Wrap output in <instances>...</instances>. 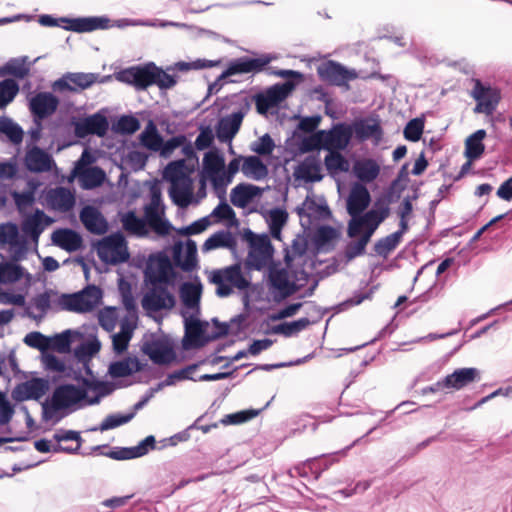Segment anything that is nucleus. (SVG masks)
Segmentation results:
<instances>
[{
  "mask_svg": "<svg viewBox=\"0 0 512 512\" xmlns=\"http://www.w3.org/2000/svg\"><path fill=\"white\" fill-rule=\"evenodd\" d=\"M320 165L314 156H308L300 163L295 171L294 176L297 179H304L309 182H318L322 179V175L319 174Z\"/></svg>",
  "mask_w": 512,
  "mask_h": 512,
  "instance_id": "c85d7f7f",
  "label": "nucleus"
},
{
  "mask_svg": "<svg viewBox=\"0 0 512 512\" xmlns=\"http://www.w3.org/2000/svg\"><path fill=\"white\" fill-rule=\"evenodd\" d=\"M105 178L104 170L98 166L89 167L80 174V180L84 189H94L101 186Z\"/></svg>",
  "mask_w": 512,
  "mask_h": 512,
  "instance_id": "ea45409f",
  "label": "nucleus"
},
{
  "mask_svg": "<svg viewBox=\"0 0 512 512\" xmlns=\"http://www.w3.org/2000/svg\"><path fill=\"white\" fill-rule=\"evenodd\" d=\"M47 201L52 208L67 212L74 207L75 196L66 187H56L48 192Z\"/></svg>",
  "mask_w": 512,
  "mask_h": 512,
  "instance_id": "bb28decb",
  "label": "nucleus"
},
{
  "mask_svg": "<svg viewBox=\"0 0 512 512\" xmlns=\"http://www.w3.org/2000/svg\"><path fill=\"white\" fill-rule=\"evenodd\" d=\"M134 418V413L127 414H109L105 417V419L100 423V425L96 428H92L91 431H107L110 429H114L123 424L130 422Z\"/></svg>",
  "mask_w": 512,
  "mask_h": 512,
  "instance_id": "603ef678",
  "label": "nucleus"
},
{
  "mask_svg": "<svg viewBox=\"0 0 512 512\" xmlns=\"http://www.w3.org/2000/svg\"><path fill=\"white\" fill-rule=\"evenodd\" d=\"M53 222V219L47 216L42 210L37 209L35 213L24 220L22 230L25 234L44 231V229Z\"/></svg>",
  "mask_w": 512,
  "mask_h": 512,
  "instance_id": "58836bf2",
  "label": "nucleus"
},
{
  "mask_svg": "<svg viewBox=\"0 0 512 512\" xmlns=\"http://www.w3.org/2000/svg\"><path fill=\"white\" fill-rule=\"evenodd\" d=\"M141 144L147 149L158 152L163 146V138L159 134L156 124L149 120L144 131L139 136Z\"/></svg>",
  "mask_w": 512,
  "mask_h": 512,
  "instance_id": "72a5a7b5",
  "label": "nucleus"
},
{
  "mask_svg": "<svg viewBox=\"0 0 512 512\" xmlns=\"http://www.w3.org/2000/svg\"><path fill=\"white\" fill-rule=\"evenodd\" d=\"M317 74L321 80L335 86L347 85L349 81L358 77L354 69H347L342 64L333 60H328L318 65Z\"/></svg>",
  "mask_w": 512,
  "mask_h": 512,
  "instance_id": "9d476101",
  "label": "nucleus"
},
{
  "mask_svg": "<svg viewBox=\"0 0 512 512\" xmlns=\"http://www.w3.org/2000/svg\"><path fill=\"white\" fill-rule=\"evenodd\" d=\"M311 324L310 320L306 317L300 318L292 322H284L272 327L271 332L275 334H282L285 337H291L300 331L306 329Z\"/></svg>",
  "mask_w": 512,
  "mask_h": 512,
  "instance_id": "37998d69",
  "label": "nucleus"
},
{
  "mask_svg": "<svg viewBox=\"0 0 512 512\" xmlns=\"http://www.w3.org/2000/svg\"><path fill=\"white\" fill-rule=\"evenodd\" d=\"M272 259L273 255L249 250L245 265L248 270L261 271Z\"/></svg>",
  "mask_w": 512,
  "mask_h": 512,
  "instance_id": "13d9d810",
  "label": "nucleus"
},
{
  "mask_svg": "<svg viewBox=\"0 0 512 512\" xmlns=\"http://www.w3.org/2000/svg\"><path fill=\"white\" fill-rule=\"evenodd\" d=\"M289 281V273L286 268H277L275 265L269 267L268 282L272 295L282 294Z\"/></svg>",
  "mask_w": 512,
  "mask_h": 512,
  "instance_id": "4c0bfd02",
  "label": "nucleus"
},
{
  "mask_svg": "<svg viewBox=\"0 0 512 512\" xmlns=\"http://www.w3.org/2000/svg\"><path fill=\"white\" fill-rule=\"evenodd\" d=\"M323 131L318 130L309 136L294 133L293 139L288 143L289 147L296 153L304 154L314 150L324 149Z\"/></svg>",
  "mask_w": 512,
  "mask_h": 512,
  "instance_id": "4be33fe9",
  "label": "nucleus"
},
{
  "mask_svg": "<svg viewBox=\"0 0 512 512\" xmlns=\"http://www.w3.org/2000/svg\"><path fill=\"white\" fill-rule=\"evenodd\" d=\"M323 131L324 149L345 150L353 137V129L350 124L339 122L334 124L329 130Z\"/></svg>",
  "mask_w": 512,
  "mask_h": 512,
  "instance_id": "4468645a",
  "label": "nucleus"
},
{
  "mask_svg": "<svg viewBox=\"0 0 512 512\" xmlns=\"http://www.w3.org/2000/svg\"><path fill=\"white\" fill-rule=\"evenodd\" d=\"M175 277L176 273L173 270L172 262L165 252L160 251L149 256L144 271L146 282L150 284L163 283L164 285H169Z\"/></svg>",
  "mask_w": 512,
  "mask_h": 512,
  "instance_id": "423d86ee",
  "label": "nucleus"
},
{
  "mask_svg": "<svg viewBox=\"0 0 512 512\" xmlns=\"http://www.w3.org/2000/svg\"><path fill=\"white\" fill-rule=\"evenodd\" d=\"M476 380H480V371L477 368H459L444 377V385L447 390H460Z\"/></svg>",
  "mask_w": 512,
  "mask_h": 512,
  "instance_id": "5701e85b",
  "label": "nucleus"
},
{
  "mask_svg": "<svg viewBox=\"0 0 512 512\" xmlns=\"http://www.w3.org/2000/svg\"><path fill=\"white\" fill-rule=\"evenodd\" d=\"M24 162L27 170L33 173L48 172L55 165L52 156L38 146H33L26 152Z\"/></svg>",
  "mask_w": 512,
  "mask_h": 512,
  "instance_id": "6ab92c4d",
  "label": "nucleus"
},
{
  "mask_svg": "<svg viewBox=\"0 0 512 512\" xmlns=\"http://www.w3.org/2000/svg\"><path fill=\"white\" fill-rule=\"evenodd\" d=\"M0 132L5 134L13 144H20L23 140V129L8 117H0Z\"/></svg>",
  "mask_w": 512,
  "mask_h": 512,
  "instance_id": "09e8293b",
  "label": "nucleus"
},
{
  "mask_svg": "<svg viewBox=\"0 0 512 512\" xmlns=\"http://www.w3.org/2000/svg\"><path fill=\"white\" fill-rule=\"evenodd\" d=\"M296 83L287 80L282 84H275L266 90V94L269 96L270 102L277 106L280 102L288 97V95L294 90Z\"/></svg>",
  "mask_w": 512,
  "mask_h": 512,
  "instance_id": "a18cd8bd",
  "label": "nucleus"
},
{
  "mask_svg": "<svg viewBox=\"0 0 512 512\" xmlns=\"http://www.w3.org/2000/svg\"><path fill=\"white\" fill-rule=\"evenodd\" d=\"M214 272H220L221 277L232 286L245 290L250 286V282L243 276L241 265L239 263L228 266L224 269H218Z\"/></svg>",
  "mask_w": 512,
  "mask_h": 512,
  "instance_id": "c9c22d12",
  "label": "nucleus"
},
{
  "mask_svg": "<svg viewBox=\"0 0 512 512\" xmlns=\"http://www.w3.org/2000/svg\"><path fill=\"white\" fill-rule=\"evenodd\" d=\"M424 129V121L420 118L410 120L404 128V137L411 142L420 140Z\"/></svg>",
  "mask_w": 512,
  "mask_h": 512,
  "instance_id": "69168bd1",
  "label": "nucleus"
},
{
  "mask_svg": "<svg viewBox=\"0 0 512 512\" xmlns=\"http://www.w3.org/2000/svg\"><path fill=\"white\" fill-rule=\"evenodd\" d=\"M471 96L477 102L474 107L475 113H485L491 115L496 110L500 100V90L490 85H484L479 79L474 81V87Z\"/></svg>",
  "mask_w": 512,
  "mask_h": 512,
  "instance_id": "6e6552de",
  "label": "nucleus"
},
{
  "mask_svg": "<svg viewBox=\"0 0 512 512\" xmlns=\"http://www.w3.org/2000/svg\"><path fill=\"white\" fill-rule=\"evenodd\" d=\"M101 348V344L97 339L92 341L83 342L78 345L74 350V355L78 363L83 361H90L91 357L96 354Z\"/></svg>",
  "mask_w": 512,
  "mask_h": 512,
  "instance_id": "4d7b16f0",
  "label": "nucleus"
},
{
  "mask_svg": "<svg viewBox=\"0 0 512 512\" xmlns=\"http://www.w3.org/2000/svg\"><path fill=\"white\" fill-rule=\"evenodd\" d=\"M237 247V241L228 230H219L212 234L202 245V251L208 252L217 248H227L235 251Z\"/></svg>",
  "mask_w": 512,
  "mask_h": 512,
  "instance_id": "cd10ccee",
  "label": "nucleus"
},
{
  "mask_svg": "<svg viewBox=\"0 0 512 512\" xmlns=\"http://www.w3.org/2000/svg\"><path fill=\"white\" fill-rule=\"evenodd\" d=\"M370 121V119H359L350 124L357 140L366 141L371 138L376 142L382 140L383 129L379 121L374 120V123H370Z\"/></svg>",
  "mask_w": 512,
  "mask_h": 512,
  "instance_id": "393cba45",
  "label": "nucleus"
},
{
  "mask_svg": "<svg viewBox=\"0 0 512 512\" xmlns=\"http://www.w3.org/2000/svg\"><path fill=\"white\" fill-rule=\"evenodd\" d=\"M225 159L218 149L205 153L203 158V171L201 175L207 177L216 191H220V198H224L226 187L230 183L225 178Z\"/></svg>",
  "mask_w": 512,
  "mask_h": 512,
  "instance_id": "20e7f679",
  "label": "nucleus"
},
{
  "mask_svg": "<svg viewBox=\"0 0 512 512\" xmlns=\"http://www.w3.org/2000/svg\"><path fill=\"white\" fill-rule=\"evenodd\" d=\"M19 230L15 223L8 222L0 225V244H18Z\"/></svg>",
  "mask_w": 512,
  "mask_h": 512,
  "instance_id": "e2e57ef3",
  "label": "nucleus"
},
{
  "mask_svg": "<svg viewBox=\"0 0 512 512\" xmlns=\"http://www.w3.org/2000/svg\"><path fill=\"white\" fill-rule=\"evenodd\" d=\"M87 399V389L73 384H62L52 394L53 410L67 409Z\"/></svg>",
  "mask_w": 512,
  "mask_h": 512,
  "instance_id": "9b49d317",
  "label": "nucleus"
},
{
  "mask_svg": "<svg viewBox=\"0 0 512 512\" xmlns=\"http://www.w3.org/2000/svg\"><path fill=\"white\" fill-rule=\"evenodd\" d=\"M388 217V210L381 211L369 210L364 215L360 214V218L366 229L375 231L378 226Z\"/></svg>",
  "mask_w": 512,
  "mask_h": 512,
  "instance_id": "bf43d9fd",
  "label": "nucleus"
},
{
  "mask_svg": "<svg viewBox=\"0 0 512 512\" xmlns=\"http://www.w3.org/2000/svg\"><path fill=\"white\" fill-rule=\"evenodd\" d=\"M274 148L275 143L268 133L264 134L251 144V150L258 155L263 156L270 155Z\"/></svg>",
  "mask_w": 512,
  "mask_h": 512,
  "instance_id": "774afa93",
  "label": "nucleus"
},
{
  "mask_svg": "<svg viewBox=\"0 0 512 512\" xmlns=\"http://www.w3.org/2000/svg\"><path fill=\"white\" fill-rule=\"evenodd\" d=\"M208 326L209 323L207 321H202L197 318H193L192 316L185 317V334L182 340L183 349H198L211 341L221 338L223 331L207 334L206 330Z\"/></svg>",
  "mask_w": 512,
  "mask_h": 512,
  "instance_id": "f03ea898",
  "label": "nucleus"
},
{
  "mask_svg": "<svg viewBox=\"0 0 512 512\" xmlns=\"http://www.w3.org/2000/svg\"><path fill=\"white\" fill-rule=\"evenodd\" d=\"M78 334L70 329L63 331L60 334L49 337L48 350H54L58 353L66 354L71 351L72 335Z\"/></svg>",
  "mask_w": 512,
  "mask_h": 512,
  "instance_id": "79ce46f5",
  "label": "nucleus"
},
{
  "mask_svg": "<svg viewBox=\"0 0 512 512\" xmlns=\"http://www.w3.org/2000/svg\"><path fill=\"white\" fill-rule=\"evenodd\" d=\"M97 255L106 264L116 265L129 260L125 237L116 232L108 235L97 242Z\"/></svg>",
  "mask_w": 512,
  "mask_h": 512,
  "instance_id": "f257e3e1",
  "label": "nucleus"
},
{
  "mask_svg": "<svg viewBox=\"0 0 512 512\" xmlns=\"http://www.w3.org/2000/svg\"><path fill=\"white\" fill-rule=\"evenodd\" d=\"M401 240L399 239L398 234H390L386 237L380 238L374 244V252L376 255L381 256L383 258H387V256L396 249V247L400 244Z\"/></svg>",
  "mask_w": 512,
  "mask_h": 512,
  "instance_id": "864d4df0",
  "label": "nucleus"
},
{
  "mask_svg": "<svg viewBox=\"0 0 512 512\" xmlns=\"http://www.w3.org/2000/svg\"><path fill=\"white\" fill-rule=\"evenodd\" d=\"M486 137V131L479 129L467 137L465 141V157L470 161L479 159L485 151L483 140Z\"/></svg>",
  "mask_w": 512,
  "mask_h": 512,
  "instance_id": "7c9ffc66",
  "label": "nucleus"
},
{
  "mask_svg": "<svg viewBox=\"0 0 512 512\" xmlns=\"http://www.w3.org/2000/svg\"><path fill=\"white\" fill-rule=\"evenodd\" d=\"M23 267L14 262L0 264V283H15L23 277Z\"/></svg>",
  "mask_w": 512,
  "mask_h": 512,
  "instance_id": "8fccbe9b",
  "label": "nucleus"
},
{
  "mask_svg": "<svg viewBox=\"0 0 512 512\" xmlns=\"http://www.w3.org/2000/svg\"><path fill=\"white\" fill-rule=\"evenodd\" d=\"M61 23H66L63 26L65 30L73 31L76 33H86L95 30H106L111 28V19L107 16H90V17H78L68 18L61 17Z\"/></svg>",
  "mask_w": 512,
  "mask_h": 512,
  "instance_id": "2eb2a0df",
  "label": "nucleus"
},
{
  "mask_svg": "<svg viewBox=\"0 0 512 512\" xmlns=\"http://www.w3.org/2000/svg\"><path fill=\"white\" fill-rule=\"evenodd\" d=\"M123 228L131 233L143 235L145 233V222L136 216L135 212L128 211L123 215L122 219Z\"/></svg>",
  "mask_w": 512,
  "mask_h": 512,
  "instance_id": "052dcab7",
  "label": "nucleus"
},
{
  "mask_svg": "<svg viewBox=\"0 0 512 512\" xmlns=\"http://www.w3.org/2000/svg\"><path fill=\"white\" fill-rule=\"evenodd\" d=\"M71 124L74 126V134L77 138H85L88 135L103 137L109 129L108 119L100 111L84 118L73 117Z\"/></svg>",
  "mask_w": 512,
  "mask_h": 512,
  "instance_id": "1a4fd4ad",
  "label": "nucleus"
},
{
  "mask_svg": "<svg viewBox=\"0 0 512 512\" xmlns=\"http://www.w3.org/2000/svg\"><path fill=\"white\" fill-rule=\"evenodd\" d=\"M58 105V98L50 92H38L29 100V109L35 120L49 117L57 110Z\"/></svg>",
  "mask_w": 512,
  "mask_h": 512,
  "instance_id": "a211bd4d",
  "label": "nucleus"
},
{
  "mask_svg": "<svg viewBox=\"0 0 512 512\" xmlns=\"http://www.w3.org/2000/svg\"><path fill=\"white\" fill-rule=\"evenodd\" d=\"M295 210L301 219L304 217L308 218L309 224L312 217L317 219H326L331 216L330 208L326 202L319 204L310 196H307L301 206H298Z\"/></svg>",
  "mask_w": 512,
  "mask_h": 512,
  "instance_id": "a878e982",
  "label": "nucleus"
},
{
  "mask_svg": "<svg viewBox=\"0 0 512 512\" xmlns=\"http://www.w3.org/2000/svg\"><path fill=\"white\" fill-rule=\"evenodd\" d=\"M82 294L83 305L87 307V305H91L89 308V312L92 311L99 303L102 298V290L96 285H88L83 290L80 291Z\"/></svg>",
  "mask_w": 512,
  "mask_h": 512,
  "instance_id": "0e129e2a",
  "label": "nucleus"
},
{
  "mask_svg": "<svg viewBox=\"0 0 512 512\" xmlns=\"http://www.w3.org/2000/svg\"><path fill=\"white\" fill-rule=\"evenodd\" d=\"M339 151H329L325 157L324 163L329 172H347L349 170L348 161Z\"/></svg>",
  "mask_w": 512,
  "mask_h": 512,
  "instance_id": "5fc2aeb1",
  "label": "nucleus"
},
{
  "mask_svg": "<svg viewBox=\"0 0 512 512\" xmlns=\"http://www.w3.org/2000/svg\"><path fill=\"white\" fill-rule=\"evenodd\" d=\"M152 288L144 295L142 306L144 309L152 312H158L163 309H171L175 305V297L167 289L168 285L163 283L151 284Z\"/></svg>",
  "mask_w": 512,
  "mask_h": 512,
  "instance_id": "ddd939ff",
  "label": "nucleus"
},
{
  "mask_svg": "<svg viewBox=\"0 0 512 512\" xmlns=\"http://www.w3.org/2000/svg\"><path fill=\"white\" fill-rule=\"evenodd\" d=\"M146 355L150 357V359L158 365H165L169 364L176 358V353L174 349L167 345L162 343L161 341L155 348V351L153 353H149L146 351Z\"/></svg>",
  "mask_w": 512,
  "mask_h": 512,
  "instance_id": "3c124183",
  "label": "nucleus"
},
{
  "mask_svg": "<svg viewBox=\"0 0 512 512\" xmlns=\"http://www.w3.org/2000/svg\"><path fill=\"white\" fill-rule=\"evenodd\" d=\"M133 327L128 322H122L121 331L112 337L113 350L121 354L127 350L129 341L132 338Z\"/></svg>",
  "mask_w": 512,
  "mask_h": 512,
  "instance_id": "de8ad7c7",
  "label": "nucleus"
},
{
  "mask_svg": "<svg viewBox=\"0 0 512 512\" xmlns=\"http://www.w3.org/2000/svg\"><path fill=\"white\" fill-rule=\"evenodd\" d=\"M84 386L86 387L87 391H98L96 396L87 400V404L89 405L98 404L101 397L110 395L114 390V387L111 383L100 380H84Z\"/></svg>",
  "mask_w": 512,
  "mask_h": 512,
  "instance_id": "49530a36",
  "label": "nucleus"
},
{
  "mask_svg": "<svg viewBox=\"0 0 512 512\" xmlns=\"http://www.w3.org/2000/svg\"><path fill=\"white\" fill-rule=\"evenodd\" d=\"M184 244L177 241L172 248L174 265L181 268L184 272H192L198 267L197 244L192 239H187L185 243V259H183Z\"/></svg>",
  "mask_w": 512,
  "mask_h": 512,
  "instance_id": "f3484780",
  "label": "nucleus"
},
{
  "mask_svg": "<svg viewBox=\"0 0 512 512\" xmlns=\"http://www.w3.org/2000/svg\"><path fill=\"white\" fill-rule=\"evenodd\" d=\"M83 304L82 294H80V291L72 294H62L59 298L60 308L65 311L77 313L89 312L91 305L84 307Z\"/></svg>",
  "mask_w": 512,
  "mask_h": 512,
  "instance_id": "a19ab883",
  "label": "nucleus"
},
{
  "mask_svg": "<svg viewBox=\"0 0 512 512\" xmlns=\"http://www.w3.org/2000/svg\"><path fill=\"white\" fill-rule=\"evenodd\" d=\"M52 243L67 252L79 250L83 245L81 235L69 228H60L52 233Z\"/></svg>",
  "mask_w": 512,
  "mask_h": 512,
  "instance_id": "b1692460",
  "label": "nucleus"
},
{
  "mask_svg": "<svg viewBox=\"0 0 512 512\" xmlns=\"http://www.w3.org/2000/svg\"><path fill=\"white\" fill-rule=\"evenodd\" d=\"M273 58V56L265 54L258 58L242 56L232 59L228 62L227 67L224 70V75L232 77L234 75L261 72L273 60Z\"/></svg>",
  "mask_w": 512,
  "mask_h": 512,
  "instance_id": "f8f14e48",
  "label": "nucleus"
},
{
  "mask_svg": "<svg viewBox=\"0 0 512 512\" xmlns=\"http://www.w3.org/2000/svg\"><path fill=\"white\" fill-rule=\"evenodd\" d=\"M155 63L131 66L115 74L118 81L135 87L136 90H146L155 82Z\"/></svg>",
  "mask_w": 512,
  "mask_h": 512,
  "instance_id": "0eeeda50",
  "label": "nucleus"
},
{
  "mask_svg": "<svg viewBox=\"0 0 512 512\" xmlns=\"http://www.w3.org/2000/svg\"><path fill=\"white\" fill-rule=\"evenodd\" d=\"M19 91L18 83L13 79H4L0 82V109L5 108L13 101Z\"/></svg>",
  "mask_w": 512,
  "mask_h": 512,
  "instance_id": "6e6d98bb",
  "label": "nucleus"
},
{
  "mask_svg": "<svg viewBox=\"0 0 512 512\" xmlns=\"http://www.w3.org/2000/svg\"><path fill=\"white\" fill-rule=\"evenodd\" d=\"M80 220L92 234L102 235L108 231V222L103 214L93 206H85L80 211Z\"/></svg>",
  "mask_w": 512,
  "mask_h": 512,
  "instance_id": "412c9836",
  "label": "nucleus"
},
{
  "mask_svg": "<svg viewBox=\"0 0 512 512\" xmlns=\"http://www.w3.org/2000/svg\"><path fill=\"white\" fill-rule=\"evenodd\" d=\"M371 202V196L365 185L356 183L353 185L347 199V212L351 217H358L364 212Z\"/></svg>",
  "mask_w": 512,
  "mask_h": 512,
  "instance_id": "aec40b11",
  "label": "nucleus"
},
{
  "mask_svg": "<svg viewBox=\"0 0 512 512\" xmlns=\"http://www.w3.org/2000/svg\"><path fill=\"white\" fill-rule=\"evenodd\" d=\"M191 184L192 182L185 181V183L171 185L169 196L175 204L185 207L190 203L192 197Z\"/></svg>",
  "mask_w": 512,
  "mask_h": 512,
  "instance_id": "c03bdc74",
  "label": "nucleus"
},
{
  "mask_svg": "<svg viewBox=\"0 0 512 512\" xmlns=\"http://www.w3.org/2000/svg\"><path fill=\"white\" fill-rule=\"evenodd\" d=\"M199 131L195 140V148L200 151L210 148L215 138L213 129L210 125H200Z\"/></svg>",
  "mask_w": 512,
  "mask_h": 512,
  "instance_id": "338daca9",
  "label": "nucleus"
},
{
  "mask_svg": "<svg viewBox=\"0 0 512 512\" xmlns=\"http://www.w3.org/2000/svg\"><path fill=\"white\" fill-rule=\"evenodd\" d=\"M238 108L230 115L220 118L216 126V136L222 143L231 142L238 133L242 121L251 108V101L248 97H241L235 103Z\"/></svg>",
  "mask_w": 512,
  "mask_h": 512,
  "instance_id": "7ed1b4c3",
  "label": "nucleus"
},
{
  "mask_svg": "<svg viewBox=\"0 0 512 512\" xmlns=\"http://www.w3.org/2000/svg\"><path fill=\"white\" fill-rule=\"evenodd\" d=\"M164 177L171 182V185L185 183V181L192 182L187 174V166L184 159L170 162L164 170Z\"/></svg>",
  "mask_w": 512,
  "mask_h": 512,
  "instance_id": "473e14b6",
  "label": "nucleus"
},
{
  "mask_svg": "<svg viewBox=\"0 0 512 512\" xmlns=\"http://www.w3.org/2000/svg\"><path fill=\"white\" fill-rule=\"evenodd\" d=\"M197 280L198 277H196ZM180 298L183 304L189 309L199 310L202 293V284L198 281L196 284L184 282L180 287Z\"/></svg>",
  "mask_w": 512,
  "mask_h": 512,
  "instance_id": "c756f323",
  "label": "nucleus"
},
{
  "mask_svg": "<svg viewBox=\"0 0 512 512\" xmlns=\"http://www.w3.org/2000/svg\"><path fill=\"white\" fill-rule=\"evenodd\" d=\"M49 389V382L44 378H32L21 382L12 390L11 396L16 402L39 400Z\"/></svg>",
  "mask_w": 512,
  "mask_h": 512,
  "instance_id": "dca6fc26",
  "label": "nucleus"
},
{
  "mask_svg": "<svg viewBox=\"0 0 512 512\" xmlns=\"http://www.w3.org/2000/svg\"><path fill=\"white\" fill-rule=\"evenodd\" d=\"M241 170L246 177L253 178L254 180H262L268 175L267 166L258 156L254 155L244 157Z\"/></svg>",
  "mask_w": 512,
  "mask_h": 512,
  "instance_id": "2f4dec72",
  "label": "nucleus"
},
{
  "mask_svg": "<svg viewBox=\"0 0 512 512\" xmlns=\"http://www.w3.org/2000/svg\"><path fill=\"white\" fill-rule=\"evenodd\" d=\"M354 173L360 181L369 183L378 177L380 167L373 159H365L355 163Z\"/></svg>",
  "mask_w": 512,
  "mask_h": 512,
  "instance_id": "e433bc0d",
  "label": "nucleus"
},
{
  "mask_svg": "<svg viewBox=\"0 0 512 512\" xmlns=\"http://www.w3.org/2000/svg\"><path fill=\"white\" fill-rule=\"evenodd\" d=\"M111 75L100 76L98 73L67 72L53 83V89L58 92H80L90 88L95 83H106Z\"/></svg>",
  "mask_w": 512,
  "mask_h": 512,
  "instance_id": "39448f33",
  "label": "nucleus"
},
{
  "mask_svg": "<svg viewBox=\"0 0 512 512\" xmlns=\"http://www.w3.org/2000/svg\"><path fill=\"white\" fill-rule=\"evenodd\" d=\"M214 272H220L221 277L232 286L245 290L250 286V282L243 276L241 265L239 263L228 266L224 269H218Z\"/></svg>",
  "mask_w": 512,
  "mask_h": 512,
  "instance_id": "f704fd0d",
  "label": "nucleus"
},
{
  "mask_svg": "<svg viewBox=\"0 0 512 512\" xmlns=\"http://www.w3.org/2000/svg\"><path fill=\"white\" fill-rule=\"evenodd\" d=\"M260 410H243L232 414L225 415L220 423L223 425H235L249 421L259 414Z\"/></svg>",
  "mask_w": 512,
  "mask_h": 512,
  "instance_id": "680f3d73",
  "label": "nucleus"
}]
</instances>
